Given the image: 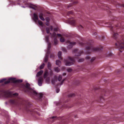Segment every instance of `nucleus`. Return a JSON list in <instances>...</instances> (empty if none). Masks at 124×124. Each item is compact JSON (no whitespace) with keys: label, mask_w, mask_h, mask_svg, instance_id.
Listing matches in <instances>:
<instances>
[{"label":"nucleus","mask_w":124,"mask_h":124,"mask_svg":"<svg viewBox=\"0 0 124 124\" xmlns=\"http://www.w3.org/2000/svg\"><path fill=\"white\" fill-rule=\"evenodd\" d=\"M60 90L59 88H57L56 90V92L57 93H58L60 91Z\"/></svg>","instance_id":"36"},{"label":"nucleus","mask_w":124,"mask_h":124,"mask_svg":"<svg viewBox=\"0 0 124 124\" xmlns=\"http://www.w3.org/2000/svg\"><path fill=\"white\" fill-rule=\"evenodd\" d=\"M62 50L64 52H67L66 49L64 48L63 47L62 48Z\"/></svg>","instance_id":"29"},{"label":"nucleus","mask_w":124,"mask_h":124,"mask_svg":"<svg viewBox=\"0 0 124 124\" xmlns=\"http://www.w3.org/2000/svg\"><path fill=\"white\" fill-rule=\"evenodd\" d=\"M57 35L58 37H61V35L60 34H57Z\"/></svg>","instance_id":"43"},{"label":"nucleus","mask_w":124,"mask_h":124,"mask_svg":"<svg viewBox=\"0 0 124 124\" xmlns=\"http://www.w3.org/2000/svg\"><path fill=\"white\" fill-rule=\"evenodd\" d=\"M60 40L61 42H63L65 41V39L63 37H61L60 39Z\"/></svg>","instance_id":"25"},{"label":"nucleus","mask_w":124,"mask_h":124,"mask_svg":"<svg viewBox=\"0 0 124 124\" xmlns=\"http://www.w3.org/2000/svg\"><path fill=\"white\" fill-rule=\"evenodd\" d=\"M74 61V59L73 57H69L67 60L64 59V62L65 65L66 66H70L73 64Z\"/></svg>","instance_id":"4"},{"label":"nucleus","mask_w":124,"mask_h":124,"mask_svg":"<svg viewBox=\"0 0 124 124\" xmlns=\"http://www.w3.org/2000/svg\"><path fill=\"white\" fill-rule=\"evenodd\" d=\"M75 96V94L74 93H70L68 95V96L69 97H72L74 96Z\"/></svg>","instance_id":"21"},{"label":"nucleus","mask_w":124,"mask_h":124,"mask_svg":"<svg viewBox=\"0 0 124 124\" xmlns=\"http://www.w3.org/2000/svg\"><path fill=\"white\" fill-rule=\"evenodd\" d=\"M39 24L40 26V27L41 29V31L43 33H44V31L43 30V28L45 27V26L43 24L42 22L40 20H38Z\"/></svg>","instance_id":"9"},{"label":"nucleus","mask_w":124,"mask_h":124,"mask_svg":"<svg viewBox=\"0 0 124 124\" xmlns=\"http://www.w3.org/2000/svg\"><path fill=\"white\" fill-rule=\"evenodd\" d=\"M39 18H40V19L42 20V21H44L45 20V19L43 17V16H39Z\"/></svg>","instance_id":"30"},{"label":"nucleus","mask_w":124,"mask_h":124,"mask_svg":"<svg viewBox=\"0 0 124 124\" xmlns=\"http://www.w3.org/2000/svg\"><path fill=\"white\" fill-rule=\"evenodd\" d=\"M101 40H104L105 38V37L104 36H103L101 37Z\"/></svg>","instance_id":"38"},{"label":"nucleus","mask_w":124,"mask_h":124,"mask_svg":"<svg viewBox=\"0 0 124 124\" xmlns=\"http://www.w3.org/2000/svg\"><path fill=\"white\" fill-rule=\"evenodd\" d=\"M95 59V57H93L91 60V62H93Z\"/></svg>","instance_id":"32"},{"label":"nucleus","mask_w":124,"mask_h":124,"mask_svg":"<svg viewBox=\"0 0 124 124\" xmlns=\"http://www.w3.org/2000/svg\"><path fill=\"white\" fill-rule=\"evenodd\" d=\"M49 36H47L45 38V40L48 44L47 52L46 53L45 57L44 59V62H47L48 61V55L50 53L49 50L51 48L50 44L49 43Z\"/></svg>","instance_id":"3"},{"label":"nucleus","mask_w":124,"mask_h":124,"mask_svg":"<svg viewBox=\"0 0 124 124\" xmlns=\"http://www.w3.org/2000/svg\"><path fill=\"white\" fill-rule=\"evenodd\" d=\"M86 49L87 50H89L87 51V52L88 53H90L91 52H95L100 51L101 49L99 48L98 47H93L92 46H86Z\"/></svg>","instance_id":"5"},{"label":"nucleus","mask_w":124,"mask_h":124,"mask_svg":"<svg viewBox=\"0 0 124 124\" xmlns=\"http://www.w3.org/2000/svg\"><path fill=\"white\" fill-rule=\"evenodd\" d=\"M39 16H43V15L42 13H40L39 14Z\"/></svg>","instance_id":"39"},{"label":"nucleus","mask_w":124,"mask_h":124,"mask_svg":"<svg viewBox=\"0 0 124 124\" xmlns=\"http://www.w3.org/2000/svg\"><path fill=\"white\" fill-rule=\"evenodd\" d=\"M54 70L56 72H58L60 71V70L58 67H56L54 68Z\"/></svg>","instance_id":"24"},{"label":"nucleus","mask_w":124,"mask_h":124,"mask_svg":"<svg viewBox=\"0 0 124 124\" xmlns=\"http://www.w3.org/2000/svg\"><path fill=\"white\" fill-rule=\"evenodd\" d=\"M10 101L12 103H14L15 102V101L12 100H10Z\"/></svg>","instance_id":"34"},{"label":"nucleus","mask_w":124,"mask_h":124,"mask_svg":"<svg viewBox=\"0 0 124 124\" xmlns=\"http://www.w3.org/2000/svg\"><path fill=\"white\" fill-rule=\"evenodd\" d=\"M118 35V34L116 33H114V37H116L115 36H117Z\"/></svg>","instance_id":"42"},{"label":"nucleus","mask_w":124,"mask_h":124,"mask_svg":"<svg viewBox=\"0 0 124 124\" xmlns=\"http://www.w3.org/2000/svg\"><path fill=\"white\" fill-rule=\"evenodd\" d=\"M56 64L57 65L59 66L61 64V63L60 61L57 60L56 61Z\"/></svg>","instance_id":"20"},{"label":"nucleus","mask_w":124,"mask_h":124,"mask_svg":"<svg viewBox=\"0 0 124 124\" xmlns=\"http://www.w3.org/2000/svg\"><path fill=\"white\" fill-rule=\"evenodd\" d=\"M64 81V80H62V82H61V84L60 85H62V83H63V82Z\"/></svg>","instance_id":"47"},{"label":"nucleus","mask_w":124,"mask_h":124,"mask_svg":"<svg viewBox=\"0 0 124 124\" xmlns=\"http://www.w3.org/2000/svg\"><path fill=\"white\" fill-rule=\"evenodd\" d=\"M62 79V76L61 75H60L59 76L58 80L59 81H60Z\"/></svg>","instance_id":"27"},{"label":"nucleus","mask_w":124,"mask_h":124,"mask_svg":"<svg viewBox=\"0 0 124 124\" xmlns=\"http://www.w3.org/2000/svg\"><path fill=\"white\" fill-rule=\"evenodd\" d=\"M83 43H81L80 44V45H82V46L83 45Z\"/></svg>","instance_id":"48"},{"label":"nucleus","mask_w":124,"mask_h":124,"mask_svg":"<svg viewBox=\"0 0 124 124\" xmlns=\"http://www.w3.org/2000/svg\"><path fill=\"white\" fill-rule=\"evenodd\" d=\"M116 45L119 48V50H120L121 52H122V51L120 50V49H124V41H123L118 42L116 44Z\"/></svg>","instance_id":"6"},{"label":"nucleus","mask_w":124,"mask_h":124,"mask_svg":"<svg viewBox=\"0 0 124 124\" xmlns=\"http://www.w3.org/2000/svg\"><path fill=\"white\" fill-rule=\"evenodd\" d=\"M14 95H16V96H17L18 94L16 93H15L13 94Z\"/></svg>","instance_id":"46"},{"label":"nucleus","mask_w":124,"mask_h":124,"mask_svg":"<svg viewBox=\"0 0 124 124\" xmlns=\"http://www.w3.org/2000/svg\"><path fill=\"white\" fill-rule=\"evenodd\" d=\"M108 54V55H107V56H110L112 55V54L111 53H107Z\"/></svg>","instance_id":"35"},{"label":"nucleus","mask_w":124,"mask_h":124,"mask_svg":"<svg viewBox=\"0 0 124 124\" xmlns=\"http://www.w3.org/2000/svg\"><path fill=\"white\" fill-rule=\"evenodd\" d=\"M89 58H90V57L89 56H87L86 57V58L87 59H89Z\"/></svg>","instance_id":"44"},{"label":"nucleus","mask_w":124,"mask_h":124,"mask_svg":"<svg viewBox=\"0 0 124 124\" xmlns=\"http://www.w3.org/2000/svg\"><path fill=\"white\" fill-rule=\"evenodd\" d=\"M6 80V78H3L2 79L0 80V83H2L4 81H5Z\"/></svg>","instance_id":"31"},{"label":"nucleus","mask_w":124,"mask_h":124,"mask_svg":"<svg viewBox=\"0 0 124 124\" xmlns=\"http://www.w3.org/2000/svg\"><path fill=\"white\" fill-rule=\"evenodd\" d=\"M46 20L47 22H48L49 20V19L48 17H46Z\"/></svg>","instance_id":"37"},{"label":"nucleus","mask_w":124,"mask_h":124,"mask_svg":"<svg viewBox=\"0 0 124 124\" xmlns=\"http://www.w3.org/2000/svg\"><path fill=\"white\" fill-rule=\"evenodd\" d=\"M46 31L47 34L49 33L50 31L51 32L50 33V34L52 37H55L56 36V32L57 29L55 28H54L53 26H51L49 27L46 28Z\"/></svg>","instance_id":"1"},{"label":"nucleus","mask_w":124,"mask_h":124,"mask_svg":"<svg viewBox=\"0 0 124 124\" xmlns=\"http://www.w3.org/2000/svg\"><path fill=\"white\" fill-rule=\"evenodd\" d=\"M83 59H80L78 61L79 62L83 61Z\"/></svg>","instance_id":"41"},{"label":"nucleus","mask_w":124,"mask_h":124,"mask_svg":"<svg viewBox=\"0 0 124 124\" xmlns=\"http://www.w3.org/2000/svg\"><path fill=\"white\" fill-rule=\"evenodd\" d=\"M55 118H57V117H55V116H52V119H54Z\"/></svg>","instance_id":"45"},{"label":"nucleus","mask_w":124,"mask_h":124,"mask_svg":"<svg viewBox=\"0 0 124 124\" xmlns=\"http://www.w3.org/2000/svg\"><path fill=\"white\" fill-rule=\"evenodd\" d=\"M57 102H54V103H56V104H57Z\"/></svg>","instance_id":"55"},{"label":"nucleus","mask_w":124,"mask_h":124,"mask_svg":"<svg viewBox=\"0 0 124 124\" xmlns=\"http://www.w3.org/2000/svg\"><path fill=\"white\" fill-rule=\"evenodd\" d=\"M42 96V94H40V97H41Z\"/></svg>","instance_id":"50"},{"label":"nucleus","mask_w":124,"mask_h":124,"mask_svg":"<svg viewBox=\"0 0 124 124\" xmlns=\"http://www.w3.org/2000/svg\"><path fill=\"white\" fill-rule=\"evenodd\" d=\"M63 75H66V73H64L63 74Z\"/></svg>","instance_id":"49"},{"label":"nucleus","mask_w":124,"mask_h":124,"mask_svg":"<svg viewBox=\"0 0 124 124\" xmlns=\"http://www.w3.org/2000/svg\"><path fill=\"white\" fill-rule=\"evenodd\" d=\"M47 67L49 69L51 70V64L49 62H48V63Z\"/></svg>","instance_id":"22"},{"label":"nucleus","mask_w":124,"mask_h":124,"mask_svg":"<svg viewBox=\"0 0 124 124\" xmlns=\"http://www.w3.org/2000/svg\"><path fill=\"white\" fill-rule=\"evenodd\" d=\"M10 78H9L8 80L5 81V84H8V83H9L10 82H12L13 83V81L12 80H10Z\"/></svg>","instance_id":"17"},{"label":"nucleus","mask_w":124,"mask_h":124,"mask_svg":"<svg viewBox=\"0 0 124 124\" xmlns=\"http://www.w3.org/2000/svg\"><path fill=\"white\" fill-rule=\"evenodd\" d=\"M65 69V68L64 67H63V70H64Z\"/></svg>","instance_id":"54"},{"label":"nucleus","mask_w":124,"mask_h":124,"mask_svg":"<svg viewBox=\"0 0 124 124\" xmlns=\"http://www.w3.org/2000/svg\"><path fill=\"white\" fill-rule=\"evenodd\" d=\"M67 71L69 72H70L72 71V69L71 68H69L67 69Z\"/></svg>","instance_id":"33"},{"label":"nucleus","mask_w":124,"mask_h":124,"mask_svg":"<svg viewBox=\"0 0 124 124\" xmlns=\"http://www.w3.org/2000/svg\"><path fill=\"white\" fill-rule=\"evenodd\" d=\"M83 51L81 50L78 52V50L77 49H74L73 51V53H76L75 55V56H80L81 55V54L82 53H83Z\"/></svg>","instance_id":"8"},{"label":"nucleus","mask_w":124,"mask_h":124,"mask_svg":"<svg viewBox=\"0 0 124 124\" xmlns=\"http://www.w3.org/2000/svg\"><path fill=\"white\" fill-rule=\"evenodd\" d=\"M70 23L72 25H74L75 23V21L74 20H73L71 21Z\"/></svg>","instance_id":"28"},{"label":"nucleus","mask_w":124,"mask_h":124,"mask_svg":"<svg viewBox=\"0 0 124 124\" xmlns=\"http://www.w3.org/2000/svg\"><path fill=\"white\" fill-rule=\"evenodd\" d=\"M32 19L35 23H37L38 20V18L37 13H34L33 14V17L32 18Z\"/></svg>","instance_id":"10"},{"label":"nucleus","mask_w":124,"mask_h":124,"mask_svg":"<svg viewBox=\"0 0 124 124\" xmlns=\"http://www.w3.org/2000/svg\"><path fill=\"white\" fill-rule=\"evenodd\" d=\"M30 86V84L28 83H26L25 86V89H24V90L25 92H27L29 93H31L34 95H37V93L36 91L30 88L29 87Z\"/></svg>","instance_id":"2"},{"label":"nucleus","mask_w":124,"mask_h":124,"mask_svg":"<svg viewBox=\"0 0 124 124\" xmlns=\"http://www.w3.org/2000/svg\"><path fill=\"white\" fill-rule=\"evenodd\" d=\"M43 73L42 70H41L37 73L36 75V77H38L41 75Z\"/></svg>","instance_id":"14"},{"label":"nucleus","mask_w":124,"mask_h":124,"mask_svg":"<svg viewBox=\"0 0 124 124\" xmlns=\"http://www.w3.org/2000/svg\"><path fill=\"white\" fill-rule=\"evenodd\" d=\"M6 97L5 93H3L0 94V98Z\"/></svg>","instance_id":"19"},{"label":"nucleus","mask_w":124,"mask_h":124,"mask_svg":"<svg viewBox=\"0 0 124 124\" xmlns=\"http://www.w3.org/2000/svg\"><path fill=\"white\" fill-rule=\"evenodd\" d=\"M25 82H27V81H26Z\"/></svg>","instance_id":"56"},{"label":"nucleus","mask_w":124,"mask_h":124,"mask_svg":"<svg viewBox=\"0 0 124 124\" xmlns=\"http://www.w3.org/2000/svg\"><path fill=\"white\" fill-rule=\"evenodd\" d=\"M46 25H47V26H48V23H46Z\"/></svg>","instance_id":"52"},{"label":"nucleus","mask_w":124,"mask_h":124,"mask_svg":"<svg viewBox=\"0 0 124 124\" xmlns=\"http://www.w3.org/2000/svg\"><path fill=\"white\" fill-rule=\"evenodd\" d=\"M54 45H56L58 43V41H57V39L56 38H55L54 39Z\"/></svg>","instance_id":"23"},{"label":"nucleus","mask_w":124,"mask_h":124,"mask_svg":"<svg viewBox=\"0 0 124 124\" xmlns=\"http://www.w3.org/2000/svg\"><path fill=\"white\" fill-rule=\"evenodd\" d=\"M45 79L46 83L47 84H49L50 82V78L49 77H47Z\"/></svg>","instance_id":"18"},{"label":"nucleus","mask_w":124,"mask_h":124,"mask_svg":"<svg viewBox=\"0 0 124 124\" xmlns=\"http://www.w3.org/2000/svg\"><path fill=\"white\" fill-rule=\"evenodd\" d=\"M76 44L75 42H70V44L68 46V48H70L72 47L74 45Z\"/></svg>","instance_id":"13"},{"label":"nucleus","mask_w":124,"mask_h":124,"mask_svg":"<svg viewBox=\"0 0 124 124\" xmlns=\"http://www.w3.org/2000/svg\"><path fill=\"white\" fill-rule=\"evenodd\" d=\"M48 75V73L47 71L46 70L45 72L44 75V79H45L46 78H47V77Z\"/></svg>","instance_id":"16"},{"label":"nucleus","mask_w":124,"mask_h":124,"mask_svg":"<svg viewBox=\"0 0 124 124\" xmlns=\"http://www.w3.org/2000/svg\"><path fill=\"white\" fill-rule=\"evenodd\" d=\"M21 7L24 8L27 7L30 8H32L35 10H36L37 9V7L36 6L29 3H26L25 4V6H22Z\"/></svg>","instance_id":"7"},{"label":"nucleus","mask_w":124,"mask_h":124,"mask_svg":"<svg viewBox=\"0 0 124 124\" xmlns=\"http://www.w3.org/2000/svg\"><path fill=\"white\" fill-rule=\"evenodd\" d=\"M43 78L42 77H40L38 80V84L39 86H41L42 85Z\"/></svg>","instance_id":"11"},{"label":"nucleus","mask_w":124,"mask_h":124,"mask_svg":"<svg viewBox=\"0 0 124 124\" xmlns=\"http://www.w3.org/2000/svg\"><path fill=\"white\" fill-rule=\"evenodd\" d=\"M79 27H80V28H82V26H81V25H80V26H79Z\"/></svg>","instance_id":"51"},{"label":"nucleus","mask_w":124,"mask_h":124,"mask_svg":"<svg viewBox=\"0 0 124 124\" xmlns=\"http://www.w3.org/2000/svg\"><path fill=\"white\" fill-rule=\"evenodd\" d=\"M45 65V64L44 63H43L40 67V69H42L44 67Z\"/></svg>","instance_id":"26"},{"label":"nucleus","mask_w":124,"mask_h":124,"mask_svg":"<svg viewBox=\"0 0 124 124\" xmlns=\"http://www.w3.org/2000/svg\"><path fill=\"white\" fill-rule=\"evenodd\" d=\"M62 52L61 51H59L58 53V58L60 59H62Z\"/></svg>","instance_id":"15"},{"label":"nucleus","mask_w":124,"mask_h":124,"mask_svg":"<svg viewBox=\"0 0 124 124\" xmlns=\"http://www.w3.org/2000/svg\"><path fill=\"white\" fill-rule=\"evenodd\" d=\"M10 80H12L13 81V83H16L17 82H22L23 80L22 79L16 80L15 78H10Z\"/></svg>","instance_id":"12"},{"label":"nucleus","mask_w":124,"mask_h":124,"mask_svg":"<svg viewBox=\"0 0 124 124\" xmlns=\"http://www.w3.org/2000/svg\"><path fill=\"white\" fill-rule=\"evenodd\" d=\"M50 58H52L54 57V55L53 54H51V55L50 56Z\"/></svg>","instance_id":"40"},{"label":"nucleus","mask_w":124,"mask_h":124,"mask_svg":"<svg viewBox=\"0 0 124 124\" xmlns=\"http://www.w3.org/2000/svg\"><path fill=\"white\" fill-rule=\"evenodd\" d=\"M121 6L122 7H124V5H122Z\"/></svg>","instance_id":"53"}]
</instances>
